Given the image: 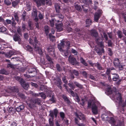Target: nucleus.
<instances>
[{
	"mask_svg": "<svg viewBox=\"0 0 126 126\" xmlns=\"http://www.w3.org/2000/svg\"><path fill=\"white\" fill-rule=\"evenodd\" d=\"M28 71L29 73H32L33 72L35 73V74H36L37 71L36 69L35 68H29L28 70Z\"/></svg>",
	"mask_w": 126,
	"mask_h": 126,
	"instance_id": "24",
	"label": "nucleus"
},
{
	"mask_svg": "<svg viewBox=\"0 0 126 126\" xmlns=\"http://www.w3.org/2000/svg\"><path fill=\"white\" fill-rule=\"evenodd\" d=\"M101 118L103 120L107 121L109 118L108 116L105 114H103L102 115Z\"/></svg>",
	"mask_w": 126,
	"mask_h": 126,
	"instance_id": "25",
	"label": "nucleus"
},
{
	"mask_svg": "<svg viewBox=\"0 0 126 126\" xmlns=\"http://www.w3.org/2000/svg\"><path fill=\"white\" fill-rule=\"evenodd\" d=\"M32 16L33 17H35L34 20L36 22H37L38 20L37 17V13L36 9H33L32 12Z\"/></svg>",
	"mask_w": 126,
	"mask_h": 126,
	"instance_id": "15",
	"label": "nucleus"
},
{
	"mask_svg": "<svg viewBox=\"0 0 126 126\" xmlns=\"http://www.w3.org/2000/svg\"><path fill=\"white\" fill-rule=\"evenodd\" d=\"M49 37L50 40L53 41L55 39V36L52 35L51 33H50L49 35Z\"/></svg>",
	"mask_w": 126,
	"mask_h": 126,
	"instance_id": "48",
	"label": "nucleus"
},
{
	"mask_svg": "<svg viewBox=\"0 0 126 126\" xmlns=\"http://www.w3.org/2000/svg\"><path fill=\"white\" fill-rule=\"evenodd\" d=\"M71 52L72 53L74 54L75 55H77L78 54L77 52L75 49H72L71 50Z\"/></svg>",
	"mask_w": 126,
	"mask_h": 126,
	"instance_id": "58",
	"label": "nucleus"
},
{
	"mask_svg": "<svg viewBox=\"0 0 126 126\" xmlns=\"http://www.w3.org/2000/svg\"><path fill=\"white\" fill-rule=\"evenodd\" d=\"M115 126H124V123L123 122H120L119 124H118L117 125Z\"/></svg>",
	"mask_w": 126,
	"mask_h": 126,
	"instance_id": "62",
	"label": "nucleus"
},
{
	"mask_svg": "<svg viewBox=\"0 0 126 126\" xmlns=\"http://www.w3.org/2000/svg\"><path fill=\"white\" fill-rule=\"evenodd\" d=\"M59 11L57 12V16L59 18L62 19L63 18V15H61V14L59 13Z\"/></svg>",
	"mask_w": 126,
	"mask_h": 126,
	"instance_id": "44",
	"label": "nucleus"
},
{
	"mask_svg": "<svg viewBox=\"0 0 126 126\" xmlns=\"http://www.w3.org/2000/svg\"><path fill=\"white\" fill-rule=\"evenodd\" d=\"M80 60L81 63L83 64L86 66H88L87 64L86 63L85 60L82 58H81Z\"/></svg>",
	"mask_w": 126,
	"mask_h": 126,
	"instance_id": "39",
	"label": "nucleus"
},
{
	"mask_svg": "<svg viewBox=\"0 0 126 126\" xmlns=\"http://www.w3.org/2000/svg\"><path fill=\"white\" fill-rule=\"evenodd\" d=\"M121 99L122 100V101L120 102H119V101H118V100H117V102H118V103H119V104L120 105H121L122 107H124L125 106H126V102H125V103H123L122 102L123 101L122 99V97H121Z\"/></svg>",
	"mask_w": 126,
	"mask_h": 126,
	"instance_id": "42",
	"label": "nucleus"
},
{
	"mask_svg": "<svg viewBox=\"0 0 126 126\" xmlns=\"http://www.w3.org/2000/svg\"><path fill=\"white\" fill-rule=\"evenodd\" d=\"M117 33L118 37L119 38H121L123 36V34L121 31L120 30H118L117 32Z\"/></svg>",
	"mask_w": 126,
	"mask_h": 126,
	"instance_id": "30",
	"label": "nucleus"
},
{
	"mask_svg": "<svg viewBox=\"0 0 126 126\" xmlns=\"http://www.w3.org/2000/svg\"><path fill=\"white\" fill-rule=\"evenodd\" d=\"M114 75L112 78L113 80L114 81H116L119 79V77L117 74H114Z\"/></svg>",
	"mask_w": 126,
	"mask_h": 126,
	"instance_id": "33",
	"label": "nucleus"
},
{
	"mask_svg": "<svg viewBox=\"0 0 126 126\" xmlns=\"http://www.w3.org/2000/svg\"><path fill=\"white\" fill-rule=\"evenodd\" d=\"M55 83L60 89L62 90V87L61 85L62 82L60 78L58 77L56 79V80H55Z\"/></svg>",
	"mask_w": 126,
	"mask_h": 126,
	"instance_id": "8",
	"label": "nucleus"
},
{
	"mask_svg": "<svg viewBox=\"0 0 126 126\" xmlns=\"http://www.w3.org/2000/svg\"><path fill=\"white\" fill-rule=\"evenodd\" d=\"M107 93L109 94H112V96L114 99H116L121 102L122 101L121 99V94L117 91L116 88L114 87L112 90L111 87H109L106 90Z\"/></svg>",
	"mask_w": 126,
	"mask_h": 126,
	"instance_id": "1",
	"label": "nucleus"
},
{
	"mask_svg": "<svg viewBox=\"0 0 126 126\" xmlns=\"http://www.w3.org/2000/svg\"><path fill=\"white\" fill-rule=\"evenodd\" d=\"M41 102V101L40 99L38 98L35 99L33 101L34 103L37 104L39 105H40Z\"/></svg>",
	"mask_w": 126,
	"mask_h": 126,
	"instance_id": "34",
	"label": "nucleus"
},
{
	"mask_svg": "<svg viewBox=\"0 0 126 126\" xmlns=\"http://www.w3.org/2000/svg\"><path fill=\"white\" fill-rule=\"evenodd\" d=\"M92 23L91 20L90 19H87L86 21V27H88Z\"/></svg>",
	"mask_w": 126,
	"mask_h": 126,
	"instance_id": "29",
	"label": "nucleus"
},
{
	"mask_svg": "<svg viewBox=\"0 0 126 126\" xmlns=\"http://www.w3.org/2000/svg\"><path fill=\"white\" fill-rule=\"evenodd\" d=\"M101 12V10H98L97 12L95 13L94 15V19L97 22L98 20L100 17Z\"/></svg>",
	"mask_w": 126,
	"mask_h": 126,
	"instance_id": "11",
	"label": "nucleus"
},
{
	"mask_svg": "<svg viewBox=\"0 0 126 126\" xmlns=\"http://www.w3.org/2000/svg\"><path fill=\"white\" fill-rule=\"evenodd\" d=\"M62 80L65 83V84H67V81L66 80V79L65 77L63 76V77L62 78Z\"/></svg>",
	"mask_w": 126,
	"mask_h": 126,
	"instance_id": "57",
	"label": "nucleus"
},
{
	"mask_svg": "<svg viewBox=\"0 0 126 126\" xmlns=\"http://www.w3.org/2000/svg\"><path fill=\"white\" fill-rule=\"evenodd\" d=\"M118 66V67L120 70H123L124 68L123 66L122 65L119 64Z\"/></svg>",
	"mask_w": 126,
	"mask_h": 126,
	"instance_id": "64",
	"label": "nucleus"
},
{
	"mask_svg": "<svg viewBox=\"0 0 126 126\" xmlns=\"http://www.w3.org/2000/svg\"><path fill=\"white\" fill-rule=\"evenodd\" d=\"M15 78L18 81L20 82L21 84V82H23L24 81V80L23 79L20 78L19 77H17V76H15Z\"/></svg>",
	"mask_w": 126,
	"mask_h": 126,
	"instance_id": "32",
	"label": "nucleus"
},
{
	"mask_svg": "<svg viewBox=\"0 0 126 126\" xmlns=\"http://www.w3.org/2000/svg\"><path fill=\"white\" fill-rule=\"evenodd\" d=\"M70 76L71 79H74L75 77L73 75V74H74L75 76H78L79 74L78 71L74 69L70 71Z\"/></svg>",
	"mask_w": 126,
	"mask_h": 126,
	"instance_id": "10",
	"label": "nucleus"
},
{
	"mask_svg": "<svg viewBox=\"0 0 126 126\" xmlns=\"http://www.w3.org/2000/svg\"><path fill=\"white\" fill-rule=\"evenodd\" d=\"M58 48L61 53L65 58H67L68 54V50H64L60 46H59Z\"/></svg>",
	"mask_w": 126,
	"mask_h": 126,
	"instance_id": "6",
	"label": "nucleus"
},
{
	"mask_svg": "<svg viewBox=\"0 0 126 126\" xmlns=\"http://www.w3.org/2000/svg\"><path fill=\"white\" fill-rule=\"evenodd\" d=\"M91 36L95 38V40L97 43H98L99 42L100 38L98 36V35L97 32L95 30H92L90 31Z\"/></svg>",
	"mask_w": 126,
	"mask_h": 126,
	"instance_id": "5",
	"label": "nucleus"
},
{
	"mask_svg": "<svg viewBox=\"0 0 126 126\" xmlns=\"http://www.w3.org/2000/svg\"><path fill=\"white\" fill-rule=\"evenodd\" d=\"M98 5V2H97L95 1L94 2V6L93 8L95 10L97 9V6Z\"/></svg>",
	"mask_w": 126,
	"mask_h": 126,
	"instance_id": "49",
	"label": "nucleus"
},
{
	"mask_svg": "<svg viewBox=\"0 0 126 126\" xmlns=\"http://www.w3.org/2000/svg\"><path fill=\"white\" fill-rule=\"evenodd\" d=\"M46 1V3L48 5H52V3L51 0H45Z\"/></svg>",
	"mask_w": 126,
	"mask_h": 126,
	"instance_id": "55",
	"label": "nucleus"
},
{
	"mask_svg": "<svg viewBox=\"0 0 126 126\" xmlns=\"http://www.w3.org/2000/svg\"><path fill=\"white\" fill-rule=\"evenodd\" d=\"M67 91L69 93H70L72 96L74 94V92L71 89H70L69 90L68 89Z\"/></svg>",
	"mask_w": 126,
	"mask_h": 126,
	"instance_id": "60",
	"label": "nucleus"
},
{
	"mask_svg": "<svg viewBox=\"0 0 126 126\" xmlns=\"http://www.w3.org/2000/svg\"><path fill=\"white\" fill-rule=\"evenodd\" d=\"M11 89L13 92H14L17 93L18 91V89L17 88L15 87H11Z\"/></svg>",
	"mask_w": 126,
	"mask_h": 126,
	"instance_id": "40",
	"label": "nucleus"
},
{
	"mask_svg": "<svg viewBox=\"0 0 126 126\" xmlns=\"http://www.w3.org/2000/svg\"><path fill=\"white\" fill-rule=\"evenodd\" d=\"M28 24L30 29L31 30H33V23L31 21H29L28 22Z\"/></svg>",
	"mask_w": 126,
	"mask_h": 126,
	"instance_id": "31",
	"label": "nucleus"
},
{
	"mask_svg": "<svg viewBox=\"0 0 126 126\" xmlns=\"http://www.w3.org/2000/svg\"><path fill=\"white\" fill-rule=\"evenodd\" d=\"M14 54L13 51H10L8 52L5 54V56L7 58H10L12 55Z\"/></svg>",
	"mask_w": 126,
	"mask_h": 126,
	"instance_id": "23",
	"label": "nucleus"
},
{
	"mask_svg": "<svg viewBox=\"0 0 126 126\" xmlns=\"http://www.w3.org/2000/svg\"><path fill=\"white\" fill-rule=\"evenodd\" d=\"M21 85L24 89L26 90L28 89L29 87L28 83H25L24 80L23 82H21Z\"/></svg>",
	"mask_w": 126,
	"mask_h": 126,
	"instance_id": "18",
	"label": "nucleus"
},
{
	"mask_svg": "<svg viewBox=\"0 0 126 126\" xmlns=\"http://www.w3.org/2000/svg\"><path fill=\"white\" fill-rule=\"evenodd\" d=\"M55 7L56 12L59 11V10L60 9V7L58 3H55Z\"/></svg>",
	"mask_w": 126,
	"mask_h": 126,
	"instance_id": "37",
	"label": "nucleus"
},
{
	"mask_svg": "<svg viewBox=\"0 0 126 126\" xmlns=\"http://www.w3.org/2000/svg\"><path fill=\"white\" fill-rule=\"evenodd\" d=\"M107 121L109 123L111 124L113 126L114 125V124L115 123V121L114 118L112 117H109Z\"/></svg>",
	"mask_w": 126,
	"mask_h": 126,
	"instance_id": "17",
	"label": "nucleus"
},
{
	"mask_svg": "<svg viewBox=\"0 0 126 126\" xmlns=\"http://www.w3.org/2000/svg\"><path fill=\"white\" fill-rule=\"evenodd\" d=\"M21 98H25V97L24 95L23 94L21 93H18L17 94Z\"/></svg>",
	"mask_w": 126,
	"mask_h": 126,
	"instance_id": "53",
	"label": "nucleus"
},
{
	"mask_svg": "<svg viewBox=\"0 0 126 126\" xmlns=\"http://www.w3.org/2000/svg\"><path fill=\"white\" fill-rule=\"evenodd\" d=\"M75 8L78 10L80 11L82 9L80 6L78 5H75Z\"/></svg>",
	"mask_w": 126,
	"mask_h": 126,
	"instance_id": "51",
	"label": "nucleus"
},
{
	"mask_svg": "<svg viewBox=\"0 0 126 126\" xmlns=\"http://www.w3.org/2000/svg\"><path fill=\"white\" fill-rule=\"evenodd\" d=\"M92 112L95 115L96 114L98 113L97 107L95 104H93L92 105Z\"/></svg>",
	"mask_w": 126,
	"mask_h": 126,
	"instance_id": "14",
	"label": "nucleus"
},
{
	"mask_svg": "<svg viewBox=\"0 0 126 126\" xmlns=\"http://www.w3.org/2000/svg\"><path fill=\"white\" fill-rule=\"evenodd\" d=\"M68 61L70 63L73 65H76L77 63V62L76 59L74 57L70 56L68 57Z\"/></svg>",
	"mask_w": 126,
	"mask_h": 126,
	"instance_id": "9",
	"label": "nucleus"
},
{
	"mask_svg": "<svg viewBox=\"0 0 126 126\" xmlns=\"http://www.w3.org/2000/svg\"><path fill=\"white\" fill-rule=\"evenodd\" d=\"M60 117L63 120L64 118L65 117V114L63 112H61L60 113Z\"/></svg>",
	"mask_w": 126,
	"mask_h": 126,
	"instance_id": "52",
	"label": "nucleus"
},
{
	"mask_svg": "<svg viewBox=\"0 0 126 126\" xmlns=\"http://www.w3.org/2000/svg\"><path fill=\"white\" fill-rule=\"evenodd\" d=\"M14 40L15 42H18L19 44L21 43V38L20 36L18 34H16L13 37Z\"/></svg>",
	"mask_w": 126,
	"mask_h": 126,
	"instance_id": "7",
	"label": "nucleus"
},
{
	"mask_svg": "<svg viewBox=\"0 0 126 126\" xmlns=\"http://www.w3.org/2000/svg\"><path fill=\"white\" fill-rule=\"evenodd\" d=\"M98 44L100 45V47L98 48H96L95 49L96 52L98 55H100L102 54L104 52V50L103 49V44L102 42H98V43H97Z\"/></svg>",
	"mask_w": 126,
	"mask_h": 126,
	"instance_id": "3",
	"label": "nucleus"
},
{
	"mask_svg": "<svg viewBox=\"0 0 126 126\" xmlns=\"http://www.w3.org/2000/svg\"><path fill=\"white\" fill-rule=\"evenodd\" d=\"M51 111H52L53 112V115H55V117L56 118L57 116V114L58 112V110L57 109H55L53 111H50V112Z\"/></svg>",
	"mask_w": 126,
	"mask_h": 126,
	"instance_id": "35",
	"label": "nucleus"
},
{
	"mask_svg": "<svg viewBox=\"0 0 126 126\" xmlns=\"http://www.w3.org/2000/svg\"><path fill=\"white\" fill-rule=\"evenodd\" d=\"M7 30V29L4 27H2L0 28V32H4Z\"/></svg>",
	"mask_w": 126,
	"mask_h": 126,
	"instance_id": "50",
	"label": "nucleus"
},
{
	"mask_svg": "<svg viewBox=\"0 0 126 126\" xmlns=\"http://www.w3.org/2000/svg\"><path fill=\"white\" fill-rule=\"evenodd\" d=\"M11 0H4L5 3L8 5H9L11 4Z\"/></svg>",
	"mask_w": 126,
	"mask_h": 126,
	"instance_id": "43",
	"label": "nucleus"
},
{
	"mask_svg": "<svg viewBox=\"0 0 126 126\" xmlns=\"http://www.w3.org/2000/svg\"><path fill=\"white\" fill-rule=\"evenodd\" d=\"M74 84H75L76 86L80 89H82L83 87L82 85L76 81H74L73 82L70 83L68 84V85L73 90L75 88V86Z\"/></svg>",
	"mask_w": 126,
	"mask_h": 126,
	"instance_id": "4",
	"label": "nucleus"
},
{
	"mask_svg": "<svg viewBox=\"0 0 126 126\" xmlns=\"http://www.w3.org/2000/svg\"><path fill=\"white\" fill-rule=\"evenodd\" d=\"M35 1L39 6L41 4L44 5L45 3V0H33Z\"/></svg>",
	"mask_w": 126,
	"mask_h": 126,
	"instance_id": "16",
	"label": "nucleus"
},
{
	"mask_svg": "<svg viewBox=\"0 0 126 126\" xmlns=\"http://www.w3.org/2000/svg\"><path fill=\"white\" fill-rule=\"evenodd\" d=\"M108 51H109V55L110 56H111L112 55L113 53L111 49L110 48H109L108 49Z\"/></svg>",
	"mask_w": 126,
	"mask_h": 126,
	"instance_id": "61",
	"label": "nucleus"
},
{
	"mask_svg": "<svg viewBox=\"0 0 126 126\" xmlns=\"http://www.w3.org/2000/svg\"><path fill=\"white\" fill-rule=\"evenodd\" d=\"M14 16L17 22H19V19L18 17V14L17 13H14Z\"/></svg>",
	"mask_w": 126,
	"mask_h": 126,
	"instance_id": "45",
	"label": "nucleus"
},
{
	"mask_svg": "<svg viewBox=\"0 0 126 126\" xmlns=\"http://www.w3.org/2000/svg\"><path fill=\"white\" fill-rule=\"evenodd\" d=\"M113 63L115 66H118L120 64V62L118 58H116L114 59Z\"/></svg>",
	"mask_w": 126,
	"mask_h": 126,
	"instance_id": "21",
	"label": "nucleus"
},
{
	"mask_svg": "<svg viewBox=\"0 0 126 126\" xmlns=\"http://www.w3.org/2000/svg\"><path fill=\"white\" fill-rule=\"evenodd\" d=\"M76 116L80 120H84L85 119V117L84 115L81 113H75Z\"/></svg>",
	"mask_w": 126,
	"mask_h": 126,
	"instance_id": "13",
	"label": "nucleus"
},
{
	"mask_svg": "<svg viewBox=\"0 0 126 126\" xmlns=\"http://www.w3.org/2000/svg\"><path fill=\"white\" fill-rule=\"evenodd\" d=\"M65 41H64L63 40H62L61 42L58 45V47L59 46H60L61 48L62 47H63L64 46H65Z\"/></svg>",
	"mask_w": 126,
	"mask_h": 126,
	"instance_id": "36",
	"label": "nucleus"
},
{
	"mask_svg": "<svg viewBox=\"0 0 126 126\" xmlns=\"http://www.w3.org/2000/svg\"><path fill=\"white\" fill-rule=\"evenodd\" d=\"M39 94L41 97L43 98L44 99L46 98V95L44 93H39Z\"/></svg>",
	"mask_w": 126,
	"mask_h": 126,
	"instance_id": "56",
	"label": "nucleus"
},
{
	"mask_svg": "<svg viewBox=\"0 0 126 126\" xmlns=\"http://www.w3.org/2000/svg\"><path fill=\"white\" fill-rule=\"evenodd\" d=\"M56 28L58 31L59 32L61 31L63 29V24L61 23L57 25L56 26Z\"/></svg>",
	"mask_w": 126,
	"mask_h": 126,
	"instance_id": "22",
	"label": "nucleus"
},
{
	"mask_svg": "<svg viewBox=\"0 0 126 126\" xmlns=\"http://www.w3.org/2000/svg\"><path fill=\"white\" fill-rule=\"evenodd\" d=\"M95 66H97L98 69L99 70H102V68L101 67V66L98 63H95Z\"/></svg>",
	"mask_w": 126,
	"mask_h": 126,
	"instance_id": "38",
	"label": "nucleus"
},
{
	"mask_svg": "<svg viewBox=\"0 0 126 126\" xmlns=\"http://www.w3.org/2000/svg\"><path fill=\"white\" fill-rule=\"evenodd\" d=\"M65 46L67 47H70V43L69 41H65Z\"/></svg>",
	"mask_w": 126,
	"mask_h": 126,
	"instance_id": "54",
	"label": "nucleus"
},
{
	"mask_svg": "<svg viewBox=\"0 0 126 126\" xmlns=\"http://www.w3.org/2000/svg\"><path fill=\"white\" fill-rule=\"evenodd\" d=\"M0 74H3L7 75L8 74V73L5 70L2 69L0 70Z\"/></svg>",
	"mask_w": 126,
	"mask_h": 126,
	"instance_id": "41",
	"label": "nucleus"
},
{
	"mask_svg": "<svg viewBox=\"0 0 126 126\" xmlns=\"http://www.w3.org/2000/svg\"><path fill=\"white\" fill-rule=\"evenodd\" d=\"M110 69L107 68V70L106 72V75L108 76H110Z\"/></svg>",
	"mask_w": 126,
	"mask_h": 126,
	"instance_id": "63",
	"label": "nucleus"
},
{
	"mask_svg": "<svg viewBox=\"0 0 126 126\" xmlns=\"http://www.w3.org/2000/svg\"><path fill=\"white\" fill-rule=\"evenodd\" d=\"M45 30L46 35H47L49 32V28L47 26H45L44 27Z\"/></svg>",
	"mask_w": 126,
	"mask_h": 126,
	"instance_id": "28",
	"label": "nucleus"
},
{
	"mask_svg": "<svg viewBox=\"0 0 126 126\" xmlns=\"http://www.w3.org/2000/svg\"><path fill=\"white\" fill-rule=\"evenodd\" d=\"M35 43L33 44V46L34 47V50L38 53L40 55H42L43 52L40 47V42L38 41L36 39H34Z\"/></svg>",
	"mask_w": 126,
	"mask_h": 126,
	"instance_id": "2",
	"label": "nucleus"
},
{
	"mask_svg": "<svg viewBox=\"0 0 126 126\" xmlns=\"http://www.w3.org/2000/svg\"><path fill=\"white\" fill-rule=\"evenodd\" d=\"M26 12L24 11L23 12V14L22 15V19L23 21H24L25 20V16L26 15L25 14Z\"/></svg>",
	"mask_w": 126,
	"mask_h": 126,
	"instance_id": "59",
	"label": "nucleus"
},
{
	"mask_svg": "<svg viewBox=\"0 0 126 126\" xmlns=\"http://www.w3.org/2000/svg\"><path fill=\"white\" fill-rule=\"evenodd\" d=\"M46 58L47 60L49 61V62L50 63H53V62L52 61V59L50 57V56L48 55H46Z\"/></svg>",
	"mask_w": 126,
	"mask_h": 126,
	"instance_id": "46",
	"label": "nucleus"
},
{
	"mask_svg": "<svg viewBox=\"0 0 126 126\" xmlns=\"http://www.w3.org/2000/svg\"><path fill=\"white\" fill-rule=\"evenodd\" d=\"M15 108L16 111L18 112H19L21 110H23L24 108V107L23 105H19L18 107H16V106Z\"/></svg>",
	"mask_w": 126,
	"mask_h": 126,
	"instance_id": "20",
	"label": "nucleus"
},
{
	"mask_svg": "<svg viewBox=\"0 0 126 126\" xmlns=\"http://www.w3.org/2000/svg\"><path fill=\"white\" fill-rule=\"evenodd\" d=\"M27 50L30 52H32L33 51V49L32 47L29 46L28 45L26 46Z\"/></svg>",
	"mask_w": 126,
	"mask_h": 126,
	"instance_id": "47",
	"label": "nucleus"
},
{
	"mask_svg": "<svg viewBox=\"0 0 126 126\" xmlns=\"http://www.w3.org/2000/svg\"><path fill=\"white\" fill-rule=\"evenodd\" d=\"M47 49L48 51L49 52H51L53 51V54L54 55V56H55V53L54 52V48L53 46H51V45H49L48 47H47Z\"/></svg>",
	"mask_w": 126,
	"mask_h": 126,
	"instance_id": "19",
	"label": "nucleus"
},
{
	"mask_svg": "<svg viewBox=\"0 0 126 126\" xmlns=\"http://www.w3.org/2000/svg\"><path fill=\"white\" fill-rule=\"evenodd\" d=\"M50 116L51 117V118H49V122L50 126H53L54 123L53 122V119L54 118V115L53 112L52 111L50 112L49 114Z\"/></svg>",
	"mask_w": 126,
	"mask_h": 126,
	"instance_id": "12",
	"label": "nucleus"
},
{
	"mask_svg": "<svg viewBox=\"0 0 126 126\" xmlns=\"http://www.w3.org/2000/svg\"><path fill=\"white\" fill-rule=\"evenodd\" d=\"M48 96L49 97H52L51 98L49 99V101L51 102V103H54L55 102V99L54 97V96L52 95H52L50 94L48 95Z\"/></svg>",
	"mask_w": 126,
	"mask_h": 126,
	"instance_id": "26",
	"label": "nucleus"
},
{
	"mask_svg": "<svg viewBox=\"0 0 126 126\" xmlns=\"http://www.w3.org/2000/svg\"><path fill=\"white\" fill-rule=\"evenodd\" d=\"M57 21L58 22L60 21V20H56V19H52L49 21L50 25L52 27L54 26V24L55 21Z\"/></svg>",
	"mask_w": 126,
	"mask_h": 126,
	"instance_id": "27",
	"label": "nucleus"
}]
</instances>
